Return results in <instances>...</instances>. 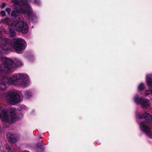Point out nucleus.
Segmentation results:
<instances>
[{"mask_svg":"<svg viewBox=\"0 0 152 152\" xmlns=\"http://www.w3.org/2000/svg\"><path fill=\"white\" fill-rule=\"evenodd\" d=\"M0 118L5 123L12 124L15 122L16 117L14 110L12 109L7 110L5 109H1L0 105Z\"/></svg>","mask_w":152,"mask_h":152,"instance_id":"5","label":"nucleus"},{"mask_svg":"<svg viewBox=\"0 0 152 152\" xmlns=\"http://www.w3.org/2000/svg\"><path fill=\"white\" fill-rule=\"evenodd\" d=\"M6 149L5 151H4L3 152H11L12 150L8 145H6Z\"/></svg>","mask_w":152,"mask_h":152,"instance_id":"15","label":"nucleus"},{"mask_svg":"<svg viewBox=\"0 0 152 152\" xmlns=\"http://www.w3.org/2000/svg\"><path fill=\"white\" fill-rule=\"evenodd\" d=\"M6 4H5L3 3L2 4L1 6V7L3 8L6 6Z\"/></svg>","mask_w":152,"mask_h":152,"instance_id":"20","label":"nucleus"},{"mask_svg":"<svg viewBox=\"0 0 152 152\" xmlns=\"http://www.w3.org/2000/svg\"><path fill=\"white\" fill-rule=\"evenodd\" d=\"M136 117L140 130L149 137L152 138V127H150L146 125L145 121H142L141 120L142 119L145 118L146 122L150 124L152 122V115L145 112L142 115L138 114L136 115Z\"/></svg>","mask_w":152,"mask_h":152,"instance_id":"2","label":"nucleus"},{"mask_svg":"<svg viewBox=\"0 0 152 152\" xmlns=\"http://www.w3.org/2000/svg\"><path fill=\"white\" fill-rule=\"evenodd\" d=\"M6 98L7 101L12 104L19 102L20 101V96L14 91L9 92L7 94Z\"/></svg>","mask_w":152,"mask_h":152,"instance_id":"8","label":"nucleus"},{"mask_svg":"<svg viewBox=\"0 0 152 152\" xmlns=\"http://www.w3.org/2000/svg\"><path fill=\"white\" fill-rule=\"evenodd\" d=\"M7 139L9 142L14 143L17 140L15 136L13 134L8 133L7 135Z\"/></svg>","mask_w":152,"mask_h":152,"instance_id":"11","label":"nucleus"},{"mask_svg":"<svg viewBox=\"0 0 152 152\" xmlns=\"http://www.w3.org/2000/svg\"><path fill=\"white\" fill-rule=\"evenodd\" d=\"M17 12L16 11H13L11 13V16H16L17 15Z\"/></svg>","mask_w":152,"mask_h":152,"instance_id":"16","label":"nucleus"},{"mask_svg":"<svg viewBox=\"0 0 152 152\" xmlns=\"http://www.w3.org/2000/svg\"><path fill=\"white\" fill-rule=\"evenodd\" d=\"M22 152H29L28 151H23Z\"/></svg>","mask_w":152,"mask_h":152,"instance_id":"21","label":"nucleus"},{"mask_svg":"<svg viewBox=\"0 0 152 152\" xmlns=\"http://www.w3.org/2000/svg\"><path fill=\"white\" fill-rule=\"evenodd\" d=\"M23 2V10L21 11V12L27 14L29 17L30 19H32L33 17H34V14L33 13L30 7L27 4V2H31L33 0H25ZM34 3L38 4L39 2V0H34Z\"/></svg>","mask_w":152,"mask_h":152,"instance_id":"7","label":"nucleus"},{"mask_svg":"<svg viewBox=\"0 0 152 152\" xmlns=\"http://www.w3.org/2000/svg\"><path fill=\"white\" fill-rule=\"evenodd\" d=\"M12 2L16 5H22V8L20 9V12L23 13L21 12V11L23 10V2L25 0H11Z\"/></svg>","mask_w":152,"mask_h":152,"instance_id":"12","label":"nucleus"},{"mask_svg":"<svg viewBox=\"0 0 152 152\" xmlns=\"http://www.w3.org/2000/svg\"><path fill=\"white\" fill-rule=\"evenodd\" d=\"M133 100L136 104H140L143 108H147L150 106L149 100L143 97L140 98L138 95H136L134 97Z\"/></svg>","mask_w":152,"mask_h":152,"instance_id":"9","label":"nucleus"},{"mask_svg":"<svg viewBox=\"0 0 152 152\" xmlns=\"http://www.w3.org/2000/svg\"><path fill=\"white\" fill-rule=\"evenodd\" d=\"M8 29L10 36L13 37L15 35V31L23 34L27 33L28 30V27L26 22L21 20L14 21L9 25Z\"/></svg>","mask_w":152,"mask_h":152,"instance_id":"4","label":"nucleus"},{"mask_svg":"<svg viewBox=\"0 0 152 152\" xmlns=\"http://www.w3.org/2000/svg\"><path fill=\"white\" fill-rule=\"evenodd\" d=\"M9 21V19L8 18H6L4 19L1 20L0 22L3 23L9 24L8 22Z\"/></svg>","mask_w":152,"mask_h":152,"instance_id":"14","label":"nucleus"},{"mask_svg":"<svg viewBox=\"0 0 152 152\" xmlns=\"http://www.w3.org/2000/svg\"><path fill=\"white\" fill-rule=\"evenodd\" d=\"M5 10L7 12L8 14H10L11 11L10 9L9 8H7Z\"/></svg>","mask_w":152,"mask_h":152,"instance_id":"18","label":"nucleus"},{"mask_svg":"<svg viewBox=\"0 0 152 152\" xmlns=\"http://www.w3.org/2000/svg\"><path fill=\"white\" fill-rule=\"evenodd\" d=\"M4 62L0 66V76L3 73H9L13 71L16 67L22 65V62L19 59H15V61L10 59L4 58Z\"/></svg>","mask_w":152,"mask_h":152,"instance_id":"3","label":"nucleus"},{"mask_svg":"<svg viewBox=\"0 0 152 152\" xmlns=\"http://www.w3.org/2000/svg\"><path fill=\"white\" fill-rule=\"evenodd\" d=\"M11 44L13 48L18 52L24 49L26 45L25 41L21 38L13 39L11 41Z\"/></svg>","mask_w":152,"mask_h":152,"instance_id":"6","label":"nucleus"},{"mask_svg":"<svg viewBox=\"0 0 152 152\" xmlns=\"http://www.w3.org/2000/svg\"><path fill=\"white\" fill-rule=\"evenodd\" d=\"M145 89V86L143 83H140L138 86V90L139 91H142Z\"/></svg>","mask_w":152,"mask_h":152,"instance_id":"13","label":"nucleus"},{"mask_svg":"<svg viewBox=\"0 0 152 152\" xmlns=\"http://www.w3.org/2000/svg\"><path fill=\"white\" fill-rule=\"evenodd\" d=\"M29 77L26 74L18 73L12 76L9 79H4L0 84V90H5L7 85H13L15 86H20L23 85L26 86L29 84Z\"/></svg>","mask_w":152,"mask_h":152,"instance_id":"1","label":"nucleus"},{"mask_svg":"<svg viewBox=\"0 0 152 152\" xmlns=\"http://www.w3.org/2000/svg\"><path fill=\"white\" fill-rule=\"evenodd\" d=\"M25 95L27 98H29L31 96V94L30 92H27L26 93Z\"/></svg>","mask_w":152,"mask_h":152,"instance_id":"17","label":"nucleus"},{"mask_svg":"<svg viewBox=\"0 0 152 152\" xmlns=\"http://www.w3.org/2000/svg\"><path fill=\"white\" fill-rule=\"evenodd\" d=\"M146 82L148 89L145 91V96H148L152 95V73L147 75Z\"/></svg>","mask_w":152,"mask_h":152,"instance_id":"10","label":"nucleus"},{"mask_svg":"<svg viewBox=\"0 0 152 152\" xmlns=\"http://www.w3.org/2000/svg\"><path fill=\"white\" fill-rule=\"evenodd\" d=\"M1 15L3 16H5V13L4 11H1Z\"/></svg>","mask_w":152,"mask_h":152,"instance_id":"19","label":"nucleus"}]
</instances>
